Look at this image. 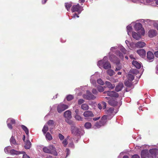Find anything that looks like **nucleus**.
I'll use <instances>...</instances> for the list:
<instances>
[{
	"label": "nucleus",
	"mask_w": 158,
	"mask_h": 158,
	"mask_svg": "<svg viewBox=\"0 0 158 158\" xmlns=\"http://www.w3.org/2000/svg\"><path fill=\"white\" fill-rule=\"evenodd\" d=\"M97 65L99 68L103 67L105 69H107L111 68V65L108 61L107 57L106 56H105L103 60L99 61Z\"/></svg>",
	"instance_id": "1"
},
{
	"label": "nucleus",
	"mask_w": 158,
	"mask_h": 158,
	"mask_svg": "<svg viewBox=\"0 0 158 158\" xmlns=\"http://www.w3.org/2000/svg\"><path fill=\"white\" fill-rule=\"evenodd\" d=\"M110 59L111 61L113 62L114 63L116 64L117 65L115 70L116 71L122 69V67L121 65H118L119 64L120 61L116 56L113 55L110 56Z\"/></svg>",
	"instance_id": "2"
},
{
	"label": "nucleus",
	"mask_w": 158,
	"mask_h": 158,
	"mask_svg": "<svg viewBox=\"0 0 158 158\" xmlns=\"http://www.w3.org/2000/svg\"><path fill=\"white\" fill-rule=\"evenodd\" d=\"M109 118L107 115H104L103 116L100 121L99 122H97L95 124V126L97 128H99L102 126L104 125L106 123V119Z\"/></svg>",
	"instance_id": "3"
},
{
	"label": "nucleus",
	"mask_w": 158,
	"mask_h": 158,
	"mask_svg": "<svg viewBox=\"0 0 158 158\" xmlns=\"http://www.w3.org/2000/svg\"><path fill=\"white\" fill-rule=\"evenodd\" d=\"M83 10V7L80 6L79 4L73 5L71 9L73 12H77L79 14H80Z\"/></svg>",
	"instance_id": "4"
},
{
	"label": "nucleus",
	"mask_w": 158,
	"mask_h": 158,
	"mask_svg": "<svg viewBox=\"0 0 158 158\" xmlns=\"http://www.w3.org/2000/svg\"><path fill=\"white\" fill-rule=\"evenodd\" d=\"M150 154L148 156V158H156L158 153V149L156 148L151 149L149 150Z\"/></svg>",
	"instance_id": "5"
},
{
	"label": "nucleus",
	"mask_w": 158,
	"mask_h": 158,
	"mask_svg": "<svg viewBox=\"0 0 158 158\" xmlns=\"http://www.w3.org/2000/svg\"><path fill=\"white\" fill-rule=\"evenodd\" d=\"M134 28L135 30L138 31V32L141 33L142 35H143L144 34L145 31L144 29L142 27V25L140 23H136L134 26Z\"/></svg>",
	"instance_id": "6"
},
{
	"label": "nucleus",
	"mask_w": 158,
	"mask_h": 158,
	"mask_svg": "<svg viewBox=\"0 0 158 158\" xmlns=\"http://www.w3.org/2000/svg\"><path fill=\"white\" fill-rule=\"evenodd\" d=\"M71 130L72 134L74 135L78 136L80 134V129L74 125L71 126Z\"/></svg>",
	"instance_id": "7"
},
{
	"label": "nucleus",
	"mask_w": 158,
	"mask_h": 158,
	"mask_svg": "<svg viewBox=\"0 0 158 158\" xmlns=\"http://www.w3.org/2000/svg\"><path fill=\"white\" fill-rule=\"evenodd\" d=\"M69 106L66 105L62 103H60L58 106L57 111L60 113L64 110L68 109Z\"/></svg>",
	"instance_id": "8"
},
{
	"label": "nucleus",
	"mask_w": 158,
	"mask_h": 158,
	"mask_svg": "<svg viewBox=\"0 0 158 158\" xmlns=\"http://www.w3.org/2000/svg\"><path fill=\"white\" fill-rule=\"evenodd\" d=\"M86 93V94H84L83 95V97L84 98H86L88 100L94 99L95 98V97L89 91H87Z\"/></svg>",
	"instance_id": "9"
},
{
	"label": "nucleus",
	"mask_w": 158,
	"mask_h": 158,
	"mask_svg": "<svg viewBox=\"0 0 158 158\" xmlns=\"http://www.w3.org/2000/svg\"><path fill=\"white\" fill-rule=\"evenodd\" d=\"M83 115L85 117V119H88L89 117L94 116V114L92 111L87 110L84 112Z\"/></svg>",
	"instance_id": "10"
},
{
	"label": "nucleus",
	"mask_w": 158,
	"mask_h": 158,
	"mask_svg": "<svg viewBox=\"0 0 158 158\" xmlns=\"http://www.w3.org/2000/svg\"><path fill=\"white\" fill-rule=\"evenodd\" d=\"M7 125L8 127L11 129L12 128L11 124L15 123V120L12 118H8L7 121Z\"/></svg>",
	"instance_id": "11"
},
{
	"label": "nucleus",
	"mask_w": 158,
	"mask_h": 158,
	"mask_svg": "<svg viewBox=\"0 0 158 158\" xmlns=\"http://www.w3.org/2000/svg\"><path fill=\"white\" fill-rule=\"evenodd\" d=\"M49 149L50 151V154H53L55 156H56L57 155V153L56 150V149L55 147L52 145H50L48 146Z\"/></svg>",
	"instance_id": "12"
},
{
	"label": "nucleus",
	"mask_w": 158,
	"mask_h": 158,
	"mask_svg": "<svg viewBox=\"0 0 158 158\" xmlns=\"http://www.w3.org/2000/svg\"><path fill=\"white\" fill-rule=\"evenodd\" d=\"M104 93H107L108 96L111 97H118V94L114 91L105 92Z\"/></svg>",
	"instance_id": "13"
},
{
	"label": "nucleus",
	"mask_w": 158,
	"mask_h": 158,
	"mask_svg": "<svg viewBox=\"0 0 158 158\" xmlns=\"http://www.w3.org/2000/svg\"><path fill=\"white\" fill-rule=\"evenodd\" d=\"M138 33H137L135 32H132V36L133 37L137 40H138L141 37V35H142L141 33L138 32Z\"/></svg>",
	"instance_id": "14"
},
{
	"label": "nucleus",
	"mask_w": 158,
	"mask_h": 158,
	"mask_svg": "<svg viewBox=\"0 0 158 158\" xmlns=\"http://www.w3.org/2000/svg\"><path fill=\"white\" fill-rule=\"evenodd\" d=\"M123 87V84L122 82H119L118 85L116 86L115 88V90L117 92H119L122 90Z\"/></svg>",
	"instance_id": "15"
},
{
	"label": "nucleus",
	"mask_w": 158,
	"mask_h": 158,
	"mask_svg": "<svg viewBox=\"0 0 158 158\" xmlns=\"http://www.w3.org/2000/svg\"><path fill=\"white\" fill-rule=\"evenodd\" d=\"M148 150H143L141 152V158H146L147 157H148Z\"/></svg>",
	"instance_id": "16"
},
{
	"label": "nucleus",
	"mask_w": 158,
	"mask_h": 158,
	"mask_svg": "<svg viewBox=\"0 0 158 158\" xmlns=\"http://www.w3.org/2000/svg\"><path fill=\"white\" fill-rule=\"evenodd\" d=\"M147 57L148 60H151V61H152L154 57V56L152 52L149 51L147 52Z\"/></svg>",
	"instance_id": "17"
},
{
	"label": "nucleus",
	"mask_w": 158,
	"mask_h": 158,
	"mask_svg": "<svg viewBox=\"0 0 158 158\" xmlns=\"http://www.w3.org/2000/svg\"><path fill=\"white\" fill-rule=\"evenodd\" d=\"M157 33L156 30H151L148 32V35L150 37H153L156 35Z\"/></svg>",
	"instance_id": "18"
},
{
	"label": "nucleus",
	"mask_w": 158,
	"mask_h": 158,
	"mask_svg": "<svg viewBox=\"0 0 158 158\" xmlns=\"http://www.w3.org/2000/svg\"><path fill=\"white\" fill-rule=\"evenodd\" d=\"M137 52L142 57L145 56L146 55V52L143 49L138 50L137 51Z\"/></svg>",
	"instance_id": "19"
},
{
	"label": "nucleus",
	"mask_w": 158,
	"mask_h": 158,
	"mask_svg": "<svg viewBox=\"0 0 158 158\" xmlns=\"http://www.w3.org/2000/svg\"><path fill=\"white\" fill-rule=\"evenodd\" d=\"M25 153L24 152L17 151L14 149H12L10 151V153L11 155H18L20 154H23Z\"/></svg>",
	"instance_id": "20"
},
{
	"label": "nucleus",
	"mask_w": 158,
	"mask_h": 158,
	"mask_svg": "<svg viewBox=\"0 0 158 158\" xmlns=\"http://www.w3.org/2000/svg\"><path fill=\"white\" fill-rule=\"evenodd\" d=\"M145 45V43L141 41H139L135 44V46L137 48H143Z\"/></svg>",
	"instance_id": "21"
},
{
	"label": "nucleus",
	"mask_w": 158,
	"mask_h": 158,
	"mask_svg": "<svg viewBox=\"0 0 158 158\" xmlns=\"http://www.w3.org/2000/svg\"><path fill=\"white\" fill-rule=\"evenodd\" d=\"M108 103L111 106H115L118 105V102L114 100L113 99H111L109 100L108 101Z\"/></svg>",
	"instance_id": "22"
},
{
	"label": "nucleus",
	"mask_w": 158,
	"mask_h": 158,
	"mask_svg": "<svg viewBox=\"0 0 158 158\" xmlns=\"http://www.w3.org/2000/svg\"><path fill=\"white\" fill-rule=\"evenodd\" d=\"M132 64L136 68L139 69L140 68L141 65L140 63L135 60H134L132 62Z\"/></svg>",
	"instance_id": "23"
},
{
	"label": "nucleus",
	"mask_w": 158,
	"mask_h": 158,
	"mask_svg": "<svg viewBox=\"0 0 158 158\" xmlns=\"http://www.w3.org/2000/svg\"><path fill=\"white\" fill-rule=\"evenodd\" d=\"M71 112L69 110L66 111L64 113V115L65 118H71Z\"/></svg>",
	"instance_id": "24"
},
{
	"label": "nucleus",
	"mask_w": 158,
	"mask_h": 158,
	"mask_svg": "<svg viewBox=\"0 0 158 158\" xmlns=\"http://www.w3.org/2000/svg\"><path fill=\"white\" fill-rule=\"evenodd\" d=\"M105 85L107 87L110 89H112L115 87V85H112L109 81H106Z\"/></svg>",
	"instance_id": "25"
},
{
	"label": "nucleus",
	"mask_w": 158,
	"mask_h": 158,
	"mask_svg": "<svg viewBox=\"0 0 158 158\" xmlns=\"http://www.w3.org/2000/svg\"><path fill=\"white\" fill-rule=\"evenodd\" d=\"M89 108L88 105L86 104H82L81 106V109L84 110H88Z\"/></svg>",
	"instance_id": "26"
},
{
	"label": "nucleus",
	"mask_w": 158,
	"mask_h": 158,
	"mask_svg": "<svg viewBox=\"0 0 158 158\" xmlns=\"http://www.w3.org/2000/svg\"><path fill=\"white\" fill-rule=\"evenodd\" d=\"M31 143L29 141H27L25 143V148L26 149H29L31 147Z\"/></svg>",
	"instance_id": "27"
},
{
	"label": "nucleus",
	"mask_w": 158,
	"mask_h": 158,
	"mask_svg": "<svg viewBox=\"0 0 158 158\" xmlns=\"http://www.w3.org/2000/svg\"><path fill=\"white\" fill-rule=\"evenodd\" d=\"M72 6V3L71 2L66 3L65 4V6L68 11L70 10V7Z\"/></svg>",
	"instance_id": "28"
},
{
	"label": "nucleus",
	"mask_w": 158,
	"mask_h": 158,
	"mask_svg": "<svg viewBox=\"0 0 158 158\" xmlns=\"http://www.w3.org/2000/svg\"><path fill=\"white\" fill-rule=\"evenodd\" d=\"M114 109L112 108H110L106 111V113L110 116H112L111 114L113 112Z\"/></svg>",
	"instance_id": "29"
},
{
	"label": "nucleus",
	"mask_w": 158,
	"mask_h": 158,
	"mask_svg": "<svg viewBox=\"0 0 158 158\" xmlns=\"http://www.w3.org/2000/svg\"><path fill=\"white\" fill-rule=\"evenodd\" d=\"M43 152L46 153L50 154L51 151L49 149L48 147H44L43 148Z\"/></svg>",
	"instance_id": "30"
},
{
	"label": "nucleus",
	"mask_w": 158,
	"mask_h": 158,
	"mask_svg": "<svg viewBox=\"0 0 158 158\" xmlns=\"http://www.w3.org/2000/svg\"><path fill=\"white\" fill-rule=\"evenodd\" d=\"M45 136L46 139L47 140H50L52 139V135L49 132H48L46 133Z\"/></svg>",
	"instance_id": "31"
},
{
	"label": "nucleus",
	"mask_w": 158,
	"mask_h": 158,
	"mask_svg": "<svg viewBox=\"0 0 158 158\" xmlns=\"http://www.w3.org/2000/svg\"><path fill=\"white\" fill-rule=\"evenodd\" d=\"M21 127L23 130L25 131L26 134L28 135L29 134V130L28 128L23 125H21Z\"/></svg>",
	"instance_id": "32"
},
{
	"label": "nucleus",
	"mask_w": 158,
	"mask_h": 158,
	"mask_svg": "<svg viewBox=\"0 0 158 158\" xmlns=\"http://www.w3.org/2000/svg\"><path fill=\"white\" fill-rule=\"evenodd\" d=\"M48 128L47 124H45L44 127L42 129V131L44 134H46L47 131L48 130Z\"/></svg>",
	"instance_id": "33"
},
{
	"label": "nucleus",
	"mask_w": 158,
	"mask_h": 158,
	"mask_svg": "<svg viewBox=\"0 0 158 158\" xmlns=\"http://www.w3.org/2000/svg\"><path fill=\"white\" fill-rule=\"evenodd\" d=\"M127 34L128 35H130L131 34V32L132 30L131 27L130 26H128L127 27Z\"/></svg>",
	"instance_id": "34"
},
{
	"label": "nucleus",
	"mask_w": 158,
	"mask_h": 158,
	"mask_svg": "<svg viewBox=\"0 0 158 158\" xmlns=\"http://www.w3.org/2000/svg\"><path fill=\"white\" fill-rule=\"evenodd\" d=\"M127 78L129 80L131 81L134 80V77L133 75L129 74L128 75Z\"/></svg>",
	"instance_id": "35"
},
{
	"label": "nucleus",
	"mask_w": 158,
	"mask_h": 158,
	"mask_svg": "<svg viewBox=\"0 0 158 158\" xmlns=\"http://www.w3.org/2000/svg\"><path fill=\"white\" fill-rule=\"evenodd\" d=\"M85 127L86 129H89L91 127V124L90 123L87 122L85 124Z\"/></svg>",
	"instance_id": "36"
},
{
	"label": "nucleus",
	"mask_w": 158,
	"mask_h": 158,
	"mask_svg": "<svg viewBox=\"0 0 158 158\" xmlns=\"http://www.w3.org/2000/svg\"><path fill=\"white\" fill-rule=\"evenodd\" d=\"M75 119L78 121H82L83 118H82L78 114H76L75 116Z\"/></svg>",
	"instance_id": "37"
},
{
	"label": "nucleus",
	"mask_w": 158,
	"mask_h": 158,
	"mask_svg": "<svg viewBox=\"0 0 158 158\" xmlns=\"http://www.w3.org/2000/svg\"><path fill=\"white\" fill-rule=\"evenodd\" d=\"M107 73L110 76L113 75L114 74V72L112 69H109L107 71Z\"/></svg>",
	"instance_id": "38"
},
{
	"label": "nucleus",
	"mask_w": 158,
	"mask_h": 158,
	"mask_svg": "<svg viewBox=\"0 0 158 158\" xmlns=\"http://www.w3.org/2000/svg\"><path fill=\"white\" fill-rule=\"evenodd\" d=\"M10 141L11 144H15L16 143V141L15 138L12 136L10 139Z\"/></svg>",
	"instance_id": "39"
},
{
	"label": "nucleus",
	"mask_w": 158,
	"mask_h": 158,
	"mask_svg": "<svg viewBox=\"0 0 158 158\" xmlns=\"http://www.w3.org/2000/svg\"><path fill=\"white\" fill-rule=\"evenodd\" d=\"M10 149V146H8L6 147L4 149V151L6 153H10L9 150Z\"/></svg>",
	"instance_id": "40"
},
{
	"label": "nucleus",
	"mask_w": 158,
	"mask_h": 158,
	"mask_svg": "<svg viewBox=\"0 0 158 158\" xmlns=\"http://www.w3.org/2000/svg\"><path fill=\"white\" fill-rule=\"evenodd\" d=\"M120 49L121 51L124 53L126 54L127 53V51L125 49V48L123 46H121L120 47Z\"/></svg>",
	"instance_id": "41"
},
{
	"label": "nucleus",
	"mask_w": 158,
	"mask_h": 158,
	"mask_svg": "<svg viewBox=\"0 0 158 158\" xmlns=\"http://www.w3.org/2000/svg\"><path fill=\"white\" fill-rule=\"evenodd\" d=\"M116 55L118 56L120 59H123V55L119 51H117L116 52Z\"/></svg>",
	"instance_id": "42"
},
{
	"label": "nucleus",
	"mask_w": 158,
	"mask_h": 158,
	"mask_svg": "<svg viewBox=\"0 0 158 158\" xmlns=\"http://www.w3.org/2000/svg\"><path fill=\"white\" fill-rule=\"evenodd\" d=\"M68 143L67 139H64L62 142V143L63 144L64 147H66Z\"/></svg>",
	"instance_id": "43"
},
{
	"label": "nucleus",
	"mask_w": 158,
	"mask_h": 158,
	"mask_svg": "<svg viewBox=\"0 0 158 158\" xmlns=\"http://www.w3.org/2000/svg\"><path fill=\"white\" fill-rule=\"evenodd\" d=\"M73 98V97L72 95H69L67 97V99L68 101L72 100Z\"/></svg>",
	"instance_id": "44"
},
{
	"label": "nucleus",
	"mask_w": 158,
	"mask_h": 158,
	"mask_svg": "<svg viewBox=\"0 0 158 158\" xmlns=\"http://www.w3.org/2000/svg\"><path fill=\"white\" fill-rule=\"evenodd\" d=\"M102 106V107L103 109L106 108V103L104 102H102L101 103Z\"/></svg>",
	"instance_id": "45"
},
{
	"label": "nucleus",
	"mask_w": 158,
	"mask_h": 158,
	"mask_svg": "<svg viewBox=\"0 0 158 158\" xmlns=\"http://www.w3.org/2000/svg\"><path fill=\"white\" fill-rule=\"evenodd\" d=\"M97 82L98 84L101 85H103L104 84V82L101 79H99L97 80Z\"/></svg>",
	"instance_id": "46"
},
{
	"label": "nucleus",
	"mask_w": 158,
	"mask_h": 158,
	"mask_svg": "<svg viewBox=\"0 0 158 158\" xmlns=\"http://www.w3.org/2000/svg\"><path fill=\"white\" fill-rule=\"evenodd\" d=\"M98 90L100 92H102L104 90V89L102 86H99L98 87Z\"/></svg>",
	"instance_id": "47"
},
{
	"label": "nucleus",
	"mask_w": 158,
	"mask_h": 158,
	"mask_svg": "<svg viewBox=\"0 0 158 158\" xmlns=\"http://www.w3.org/2000/svg\"><path fill=\"white\" fill-rule=\"evenodd\" d=\"M85 102V101L83 99H80L78 100V104L79 105H81L84 103Z\"/></svg>",
	"instance_id": "48"
},
{
	"label": "nucleus",
	"mask_w": 158,
	"mask_h": 158,
	"mask_svg": "<svg viewBox=\"0 0 158 158\" xmlns=\"http://www.w3.org/2000/svg\"><path fill=\"white\" fill-rule=\"evenodd\" d=\"M59 137L60 140H62L64 139V136L60 134H59Z\"/></svg>",
	"instance_id": "49"
},
{
	"label": "nucleus",
	"mask_w": 158,
	"mask_h": 158,
	"mask_svg": "<svg viewBox=\"0 0 158 158\" xmlns=\"http://www.w3.org/2000/svg\"><path fill=\"white\" fill-rule=\"evenodd\" d=\"M48 124L49 125L51 126L54 123L53 120H49L48 122Z\"/></svg>",
	"instance_id": "50"
},
{
	"label": "nucleus",
	"mask_w": 158,
	"mask_h": 158,
	"mask_svg": "<svg viewBox=\"0 0 158 158\" xmlns=\"http://www.w3.org/2000/svg\"><path fill=\"white\" fill-rule=\"evenodd\" d=\"M23 158H30L29 156H28L27 154H25V153H23Z\"/></svg>",
	"instance_id": "51"
},
{
	"label": "nucleus",
	"mask_w": 158,
	"mask_h": 158,
	"mask_svg": "<svg viewBox=\"0 0 158 158\" xmlns=\"http://www.w3.org/2000/svg\"><path fill=\"white\" fill-rule=\"evenodd\" d=\"M69 146L70 147L73 148L74 147V144L73 142L69 143Z\"/></svg>",
	"instance_id": "52"
},
{
	"label": "nucleus",
	"mask_w": 158,
	"mask_h": 158,
	"mask_svg": "<svg viewBox=\"0 0 158 158\" xmlns=\"http://www.w3.org/2000/svg\"><path fill=\"white\" fill-rule=\"evenodd\" d=\"M131 158H140V157L137 155H134L132 156Z\"/></svg>",
	"instance_id": "53"
},
{
	"label": "nucleus",
	"mask_w": 158,
	"mask_h": 158,
	"mask_svg": "<svg viewBox=\"0 0 158 158\" xmlns=\"http://www.w3.org/2000/svg\"><path fill=\"white\" fill-rule=\"evenodd\" d=\"M92 92L93 94H96L97 93V90L95 89H93L92 90Z\"/></svg>",
	"instance_id": "54"
},
{
	"label": "nucleus",
	"mask_w": 158,
	"mask_h": 158,
	"mask_svg": "<svg viewBox=\"0 0 158 158\" xmlns=\"http://www.w3.org/2000/svg\"><path fill=\"white\" fill-rule=\"evenodd\" d=\"M69 124H72L73 123V122L71 120H68L66 121Z\"/></svg>",
	"instance_id": "55"
},
{
	"label": "nucleus",
	"mask_w": 158,
	"mask_h": 158,
	"mask_svg": "<svg viewBox=\"0 0 158 158\" xmlns=\"http://www.w3.org/2000/svg\"><path fill=\"white\" fill-rule=\"evenodd\" d=\"M76 16L77 18H78L79 17V16L76 13L74 14L72 16V18H74L76 17Z\"/></svg>",
	"instance_id": "56"
},
{
	"label": "nucleus",
	"mask_w": 158,
	"mask_h": 158,
	"mask_svg": "<svg viewBox=\"0 0 158 158\" xmlns=\"http://www.w3.org/2000/svg\"><path fill=\"white\" fill-rule=\"evenodd\" d=\"M117 48V47L115 46L112 47L111 48L110 50L112 51H113L114 50H115Z\"/></svg>",
	"instance_id": "57"
},
{
	"label": "nucleus",
	"mask_w": 158,
	"mask_h": 158,
	"mask_svg": "<svg viewBox=\"0 0 158 158\" xmlns=\"http://www.w3.org/2000/svg\"><path fill=\"white\" fill-rule=\"evenodd\" d=\"M66 151L67 152V155H66V156H68L69 154V150L67 148L66 150Z\"/></svg>",
	"instance_id": "58"
},
{
	"label": "nucleus",
	"mask_w": 158,
	"mask_h": 158,
	"mask_svg": "<svg viewBox=\"0 0 158 158\" xmlns=\"http://www.w3.org/2000/svg\"><path fill=\"white\" fill-rule=\"evenodd\" d=\"M154 54L156 57L158 58V51L155 52Z\"/></svg>",
	"instance_id": "59"
},
{
	"label": "nucleus",
	"mask_w": 158,
	"mask_h": 158,
	"mask_svg": "<svg viewBox=\"0 0 158 158\" xmlns=\"http://www.w3.org/2000/svg\"><path fill=\"white\" fill-rule=\"evenodd\" d=\"M98 107L100 109H102L103 108L102 107V106L101 103L98 104Z\"/></svg>",
	"instance_id": "60"
},
{
	"label": "nucleus",
	"mask_w": 158,
	"mask_h": 158,
	"mask_svg": "<svg viewBox=\"0 0 158 158\" xmlns=\"http://www.w3.org/2000/svg\"><path fill=\"white\" fill-rule=\"evenodd\" d=\"M91 82L92 83L93 85H94V84L96 83V81L95 80H91Z\"/></svg>",
	"instance_id": "61"
},
{
	"label": "nucleus",
	"mask_w": 158,
	"mask_h": 158,
	"mask_svg": "<svg viewBox=\"0 0 158 158\" xmlns=\"http://www.w3.org/2000/svg\"><path fill=\"white\" fill-rule=\"evenodd\" d=\"M75 112L76 114H77L79 113V110L78 109H76L75 110Z\"/></svg>",
	"instance_id": "62"
},
{
	"label": "nucleus",
	"mask_w": 158,
	"mask_h": 158,
	"mask_svg": "<svg viewBox=\"0 0 158 158\" xmlns=\"http://www.w3.org/2000/svg\"><path fill=\"white\" fill-rule=\"evenodd\" d=\"M100 118V117H97V118H93V120L94 121H96L98 119H99Z\"/></svg>",
	"instance_id": "63"
},
{
	"label": "nucleus",
	"mask_w": 158,
	"mask_h": 158,
	"mask_svg": "<svg viewBox=\"0 0 158 158\" xmlns=\"http://www.w3.org/2000/svg\"><path fill=\"white\" fill-rule=\"evenodd\" d=\"M152 0H146V2L147 3H149L150 2H152Z\"/></svg>",
	"instance_id": "64"
}]
</instances>
